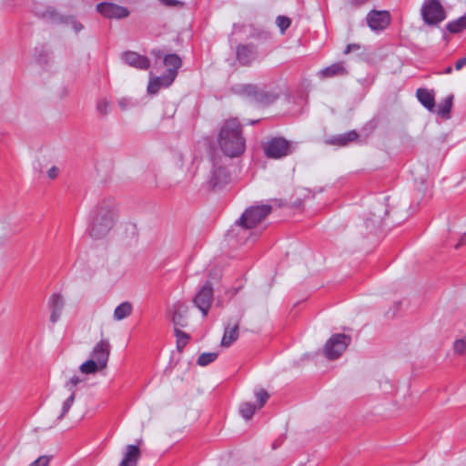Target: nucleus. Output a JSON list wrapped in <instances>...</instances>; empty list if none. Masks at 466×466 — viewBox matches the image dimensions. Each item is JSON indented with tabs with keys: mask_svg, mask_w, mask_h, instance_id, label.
I'll use <instances>...</instances> for the list:
<instances>
[{
	"mask_svg": "<svg viewBox=\"0 0 466 466\" xmlns=\"http://www.w3.org/2000/svg\"><path fill=\"white\" fill-rule=\"evenodd\" d=\"M218 140L222 152L229 157H237L245 151L246 139L238 118L231 117L222 123Z\"/></svg>",
	"mask_w": 466,
	"mask_h": 466,
	"instance_id": "nucleus-1",
	"label": "nucleus"
},
{
	"mask_svg": "<svg viewBox=\"0 0 466 466\" xmlns=\"http://www.w3.org/2000/svg\"><path fill=\"white\" fill-rule=\"evenodd\" d=\"M114 202L111 199L101 201L94 209L89 225V234L93 238H103L114 226Z\"/></svg>",
	"mask_w": 466,
	"mask_h": 466,
	"instance_id": "nucleus-2",
	"label": "nucleus"
},
{
	"mask_svg": "<svg viewBox=\"0 0 466 466\" xmlns=\"http://www.w3.org/2000/svg\"><path fill=\"white\" fill-rule=\"evenodd\" d=\"M270 205L252 206L245 210L235 226L231 228L230 234L238 236L245 235L249 229L254 228L271 212Z\"/></svg>",
	"mask_w": 466,
	"mask_h": 466,
	"instance_id": "nucleus-3",
	"label": "nucleus"
},
{
	"mask_svg": "<svg viewBox=\"0 0 466 466\" xmlns=\"http://www.w3.org/2000/svg\"><path fill=\"white\" fill-rule=\"evenodd\" d=\"M420 14L424 23L429 25H438L446 18L445 11L439 0H424Z\"/></svg>",
	"mask_w": 466,
	"mask_h": 466,
	"instance_id": "nucleus-4",
	"label": "nucleus"
},
{
	"mask_svg": "<svg viewBox=\"0 0 466 466\" xmlns=\"http://www.w3.org/2000/svg\"><path fill=\"white\" fill-rule=\"evenodd\" d=\"M350 337L345 334H335L324 345V354L329 360L338 359L347 349Z\"/></svg>",
	"mask_w": 466,
	"mask_h": 466,
	"instance_id": "nucleus-5",
	"label": "nucleus"
},
{
	"mask_svg": "<svg viewBox=\"0 0 466 466\" xmlns=\"http://www.w3.org/2000/svg\"><path fill=\"white\" fill-rule=\"evenodd\" d=\"M240 93L249 97L254 102L263 106L272 104L278 98L275 93L250 84L243 85L240 87Z\"/></svg>",
	"mask_w": 466,
	"mask_h": 466,
	"instance_id": "nucleus-6",
	"label": "nucleus"
},
{
	"mask_svg": "<svg viewBox=\"0 0 466 466\" xmlns=\"http://www.w3.org/2000/svg\"><path fill=\"white\" fill-rule=\"evenodd\" d=\"M212 170L209 184L213 187H223L230 180V175L220 157H212Z\"/></svg>",
	"mask_w": 466,
	"mask_h": 466,
	"instance_id": "nucleus-7",
	"label": "nucleus"
},
{
	"mask_svg": "<svg viewBox=\"0 0 466 466\" xmlns=\"http://www.w3.org/2000/svg\"><path fill=\"white\" fill-rule=\"evenodd\" d=\"M265 155L269 158H281L290 154V143L282 137H274L263 147Z\"/></svg>",
	"mask_w": 466,
	"mask_h": 466,
	"instance_id": "nucleus-8",
	"label": "nucleus"
},
{
	"mask_svg": "<svg viewBox=\"0 0 466 466\" xmlns=\"http://www.w3.org/2000/svg\"><path fill=\"white\" fill-rule=\"evenodd\" d=\"M214 292L213 287L209 281H207L197 292L193 299L195 306L206 317L213 301Z\"/></svg>",
	"mask_w": 466,
	"mask_h": 466,
	"instance_id": "nucleus-9",
	"label": "nucleus"
},
{
	"mask_svg": "<svg viewBox=\"0 0 466 466\" xmlns=\"http://www.w3.org/2000/svg\"><path fill=\"white\" fill-rule=\"evenodd\" d=\"M96 9L103 16L111 19H122L129 15L127 8L113 3H99L96 5Z\"/></svg>",
	"mask_w": 466,
	"mask_h": 466,
	"instance_id": "nucleus-10",
	"label": "nucleus"
},
{
	"mask_svg": "<svg viewBox=\"0 0 466 466\" xmlns=\"http://www.w3.org/2000/svg\"><path fill=\"white\" fill-rule=\"evenodd\" d=\"M367 24L373 31L386 28L390 22V15L388 11H370L366 17Z\"/></svg>",
	"mask_w": 466,
	"mask_h": 466,
	"instance_id": "nucleus-11",
	"label": "nucleus"
},
{
	"mask_svg": "<svg viewBox=\"0 0 466 466\" xmlns=\"http://www.w3.org/2000/svg\"><path fill=\"white\" fill-rule=\"evenodd\" d=\"M83 380L78 376H73L65 383V388L70 392V395L63 402L62 410L58 416V420H62L72 407L76 397V387L81 383Z\"/></svg>",
	"mask_w": 466,
	"mask_h": 466,
	"instance_id": "nucleus-12",
	"label": "nucleus"
},
{
	"mask_svg": "<svg viewBox=\"0 0 466 466\" xmlns=\"http://www.w3.org/2000/svg\"><path fill=\"white\" fill-rule=\"evenodd\" d=\"M240 321V316L230 319L225 326L224 335L221 339L222 347H229L238 338V326Z\"/></svg>",
	"mask_w": 466,
	"mask_h": 466,
	"instance_id": "nucleus-13",
	"label": "nucleus"
},
{
	"mask_svg": "<svg viewBox=\"0 0 466 466\" xmlns=\"http://www.w3.org/2000/svg\"><path fill=\"white\" fill-rule=\"evenodd\" d=\"M110 350L111 347L109 341L107 339H101L95 345L90 357L95 359L96 361L106 368L107 365Z\"/></svg>",
	"mask_w": 466,
	"mask_h": 466,
	"instance_id": "nucleus-14",
	"label": "nucleus"
},
{
	"mask_svg": "<svg viewBox=\"0 0 466 466\" xmlns=\"http://www.w3.org/2000/svg\"><path fill=\"white\" fill-rule=\"evenodd\" d=\"M122 59L128 66L140 70H146L150 66V61L147 56H141L133 51H127L123 53Z\"/></svg>",
	"mask_w": 466,
	"mask_h": 466,
	"instance_id": "nucleus-15",
	"label": "nucleus"
},
{
	"mask_svg": "<svg viewBox=\"0 0 466 466\" xmlns=\"http://www.w3.org/2000/svg\"><path fill=\"white\" fill-rule=\"evenodd\" d=\"M257 57V48L254 45H241L237 48V58L243 66L250 65Z\"/></svg>",
	"mask_w": 466,
	"mask_h": 466,
	"instance_id": "nucleus-16",
	"label": "nucleus"
},
{
	"mask_svg": "<svg viewBox=\"0 0 466 466\" xmlns=\"http://www.w3.org/2000/svg\"><path fill=\"white\" fill-rule=\"evenodd\" d=\"M65 306V299L60 294H53L49 299V308L51 309L50 321L56 323L59 320Z\"/></svg>",
	"mask_w": 466,
	"mask_h": 466,
	"instance_id": "nucleus-17",
	"label": "nucleus"
},
{
	"mask_svg": "<svg viewBox=\"0 0 466 466\" xmlns=\"http://www.w3.org/2000/svg\"><path fill=\"white\" fill-rule=\"evenodd\" d=\"M164 65L167 67V72L164 74L166 76H173L172 82L177 76V70L182 65L181 58L176 54H170L164 56Z\"/></svg>",
	"mask_w": 466,
	"mask_h": 466,
	"instance_id": "nucleus-18",
	"label": "nucleus"
},
{
	"mask_svg": "<svg viewBox=\"0 0 466 466\" xmlns=\"http://www.w3.org/2000/svg\"><path fill=\"white\" fill-rule=\"evenodd\" d=\"M188 310L187 305L177 302L173 306L172 322L175 328L186 326V317Z\"/></svg>",
	"mask_w": 466,
	"mask_h": 466,
	"instance_id": "nucleus-19",
	"label": "nucleus"
},
{
	"mask_svg": "<svg viewBox=\"0 0 466 466\" xmlns=\"http://www.w3.org/2000/svg\"><path fill=\"white\" fill-rule=\"evenodd\" d=\"M173 76H166L164 74L160 76L153 77L150 79L147 86V92L149 94H157L161 87H168L172 82Z\"/></svg>",
	"mask_w": 466,
	"mask_h": 466,
	"instance_id": "nucleus-20",
	"label": "nucleus"
},
{
	"mask_svg": "<svg viewBox=\"0 0 466 466\" xmlns=\"http://www.w3.org/2000/svg\"><path fill=\"white\" fill-rule=\"evenodd\" d=\"M348 74L346 67L343 63H334L329 66H327L319 72L321 78H329L334 76H345Z\"/></svg>",
	"mask_w": 466,
	"mask_h": 466,
	"instance_id": "nucleus-21",
	"label": "nucleus"
},
{
	"mask_svg": "<svg viewBox=\"0 0 466 466\" xmlns=\"http://www.w3.org/2000/svg\"><path fill=\"white\" fill-rule=\"evenodd\" d=\"M139 457V448L136 445H127L124 458L119 466H137Z\"/></svg>",
	"mask_w": 466,
	"mask_h": 466,
	"instance_id": "nucleus-22",
	"label": "nucleus"
},
{
	"mask_svg": "<svg viewBox=\"0 0 466 466\" xmlns=\"http://www.w3.org/2000/svg\"><path fill=\"white\" fill-rule=\"evenodd\" d=\"M418 100L429 110L432 111L435 106L433 94L425 88H419L416 92Z\"/></svg>",
	"mask_w": 466,
	"mask_h": 466,
	"instance_id": "nucleus-23",
	"label": "nucleus"
},
{
	"mask_svg": "<svg viewBox=\"0 0 466 466\" xmlns=\"http://www.w3.org/2000/svg\"><path fill=\"white\" fill-rule=\"evenodd\" d=\"M104 369L105 368L102 365H100L97 361L95 360V359H92L91 357L89 360L82 363L79 367V370L83 374L86 375L96 374V372L101 371Z\"/></svg>",
	"mask_w": 466,
	"mask_h": 466,
	"instance_id": "nucleus-24",
	"label": "nucleus"
},
{
	"mask_svg": "<svg viewBox=\"0 0 466 466\" xmlns=\"http://www.w3.org/2000/svg\"><path fill=\"white\" fill-rule=\"evenodd\" d=\"M132 304L128 301L122 302L114 310V319L116 320H122L132 313Z\"/></svg>",
	"mask_w": 466,
	"mask_h": 466,
	"instance_id": "nucleus-25",
	"label": "nucleus"
},
{
	"mask_svg": "<svg viewBox=\"0 0 466 466\" xmlns=\"http://www.w3.org/2000/svg\"><path fill=\"white\" fill-rule=\"evenodd\" d=\"M357 138V132L352 130L333 137L332 139H330V143L339 146H346L348 143L352 142Z\"/></svg>",
	"mask_w": 466,
	"mask_h": 466,
	"instance_id": "nucleus-26",
	"label": "nucleus"
},
{
	"mask_svg": "<svg viewBox=\"0 0 466 466\" xmlns=\"http://www.w3.org/2000/svg\"><path fill=\"white\" fill-rule=\"evenodd\" d=\"M446 28L451 34H457L466 29V15L456 20L449 22Z\"/></svg>",
	"mask_w": 466,
	"mask_h": 466,
	"instance_id": "nucleus-27",
	"label": "nucleus"
},
{
	"mask_svg": "<svg viewBox=\"0 0 466 466\" xmlns=\"http://www.w3.org/2000/svg\"><path fill=\"white\" fill-rule=\"evenodd\" d=\"M257 410H258L257 405L251 402H243L239 406V413L245 420L251 419Z\"/></svg>",
	"mask_w": 466,
	"mask_h": 466,
	"instance_id": "nucleus-28",
	"label": "nucleus"
},
{
	"mask_svg": "<svg viewBox=\"0 0 466 466\" xmlns=\"http://www.w3.org/2000/svg\"><path fill=\"white\" fill-rule=\"evenodd\" d=\"M452 100H453V96L450 95L445 98L443 103L440 104L439 108H438L439 116H441V117H444V118L449 116V114H450L451 106H452Z\"/></svg>",
	"mask_w": 466,
	"mask_h": 466,
	"instance_id": "nucleus-29",
	"label": "nucleus"
},
{
	"mask_svg": "<svg viewBox=\"0 0 466 466\" xmlns=\"http://www.w3.org/2000/svg\"><path fill=\"white\" fill-rule=\"evenodd\" d=\"M218 356L217 352H204L199 355L197 363L199 366L205 367L217 360Z\"/></svg>",
	"mask_w": 466,
	"mask_h": 466,
	"instance_id": "nucleus-30",
	"label": "nucleus"
},
{
	"mask_svg": "<svg viewBox=\"0 0 466 466\" xmlns=\"http://www.w3.org/2000/svg\"><path fill=\"white\" fill-rule=\"evenodd\" d=\"M175 336L177 337V345L178 350L184 348L187 342L188 335L177 328H175Z\"/></svg>",
	"mask_w": 466,
	"mask_h": 466,
	"instance_id": "nucleus-31",
	"label": "nucleus"
},
{
	"mask_svg": "<svg viewBox=\"0 0 466 466\" xmlns=\"http://www.w3.org/2000/svg\"><path fill=\"white\" fill-rule=\"evenodd\" d=\"M111 109V104L106 99H101L96 104V110L101 116H106Z\"/></svg>",
	"mask_w": 466,
	"mask_h": 466,
	"instance_id": "nucleus-32",
	"label": "nucleus"
},
{
	"mask_svg": "<svg viewBox=\"0 0 466 466\" xmlns=\"http://www.w3.org/2000/svg\"><path fill=\"white\" fill-rule=\"evenodd\" d=\"M276 24L279 26L281 34H283L290 26L291 20L288 16L279 15L276 18Z\"/></svg>",
	"mask_w": 466,
	"mask_h": 466,
	"instance_id": "nucleus-33",
	"label": "nucleus"
},
{
	"mask_svg": "<svg viewBox=\"0 0 466 466\" xmlns=\"http://www.w3.org/2000/svg\"><path fill=\"white\" fill-rule=\"evenodd\" d=\"M455 354L464 355L466 353V341L462 339H456L453 343Z\"/></svg>",
	"mask_w": 466,
	"mask_h": 466,
	"instance_id": "nucleus-34",
	"label": "nucleus"
},
{
	"mask_svg": "<svg viewBox=\"0 0 466 466\" xmlns=\"http://www.w3.org/2000/svg\"><path fill=\"white\" fill-rule=\"evenodd\" d=\"M258 404V409L262 408L269 398L268 393L265 390H259L255 393Z\"/></svg>",
	"mask_w": 466,
	"mask_h": 466,
	"instance_id": "nucleus-35",
	"label": "nucleus"
},
{
	"mask_svg": "<svg viewBox=\"0 0 466 466\" xmlns=\"http://www.w3.org/2000/svg\"><path fill=\"white\" fill-rule=\"evenodd\" d=\"M66 23L70 25L76 33L80 32L84 28L83 25L74 17H67Z\"/></svg>",
	"mask_w": 466,
	"mask_h": 466,
	"instance_id": "nucleus-36",
	"label": "nucleus"
},
{
	"mask_svg": "<svg viewBox=\"0 0 466 466\" xmlns=\"http://www.w3.org/2000/svg\"><path fill=\"white\" fill-rule=\"evenodd\" d=\"M164 5L168 7H181L184 3L179 0H159Z\"/></svg>",
	"mask_w": 466,
	"mask_h": 466,
	"instance_id": "nucleus-37",
	"label": "nucleus"
},
{
	"mask_svg": "<svg viewBox=\"0 0 466 466\" xmlns=\"http://www.w3.org/2000/svg\"><path fill=\"white\" fill-rule=\"evenodd\" d=\"M49 461H50V458L49 457H47V456H40L39 458H37L32 463L35 466H47Z\"/></svg>",
	"mask_w": 466,
	"mask_h": 466,
	"instance_id": "nucleus-38",
	"label": "nucleus"
},
{
	"mask_svg": "<svg viewBox=\"0 0 466 466\" xmlns=\"http://www.w3.org/2000/svg\"><path fill=\"white\" fill-rule=\"evenodd\" d=\"M59 169L56 166L50 167L47 171V175L51 179L56 178L58 176Z\"/></svg>",
	"mask_w": 466,
	"mask_h": 466,
	"instance_id": "nucleus-39",
	"label": "nucleus"
},
{
	"mask_svg": "<svg viewBox=\"0 0 466 466\" xmlns=\"http://www.w3.org/2000/svg\"><path fill=\"white\" fill-rule=\"evenodd\" d=\"M360 49V45H357V44H350L346 46L345 50H344V54H349L352 51H355V50H359Z\"/></svg>",
	"mask_w": 466,
	"mask_h": 466,
	"instance_id": "nucleus-40",
	"label": "nucleus"
},
{
	"mask_svg": "<svg viewBox=\"0 0 466 466\" xmlns=\"http://www.w3.org/2000/svg\"><path fill=\"white\" fill-rule=\"evenodd\" d=\"M129 104L130 102L129 99L127 98L123 97L118 100V105L123 110H126L128 107Z\"/></svg>",
	"mask_w": 466,
	"mask_h": 466,
	"instance_id": "nucleus-41",
	"label": "nucleus"
},
{
	"mask_svg": "<svg viewBox=\"0 0 466 466\" xmlns=\"http://www.w3.org/2000/svg\"><path fill=\"white\" fill-rule=\"evenodd\" d=\"M466 66V57H462L456 61L455 63V69L461 70L463 66Z\"/></svg>",
	"mask_w": 466,
	"mask_h": 466,
	"instance_id": "nucleus-42",
	"label": "nucleus"
},
{
	"mask_svg": "<svg viewBox=\"0 0 466 466\" xmlns=\"http://www.w3.org/2000/svg\"><path fill=\"white\" fill-rule=\"evenodd\" d=\"M466 244V232L461 237L460 241L455 246L456 248H459V247Z\"/></svg>",
	"mask_w": 466,
	"mask_h": 466,
	"instance_id": "nucleus-43",
	"label": "nucleus"
},
{
	"mask_svg": "<svg viewBox=\"0 0 466 466\" xmlns=\"http://www.w3.org/2000/svg\"><path fill=\"white\" fill-rule=\"evenodd\" d=\"M152 54H153L154 56H156L157 57H160V56H161V51H160V50H153V51H152Z\"/></svg>",
	"mask_w": 466,
	"mask_h": 466,
	"instance_id": "nucleus-44",
	"label": "nucleus"
},
{
	"mask_svg": "<svg viewBox=\"0 0 466 466\" xmlns=\"http://www.w3.org/2000/svg\"><path fill=\"white\" fill-rule=\"evenodd\" d=\"M451 71H452V68H451V66H449V67H447V68L445 69V73H446V74H450V73H451Z\"/></svg>",
	"mask_w": 466,
	"mask_h": 466,
	"instance_id": "nucleus-45",
	"label": "nucleus"
},
{
	"mask_svg": "<svg viewBox=\"0 0 466 466\" xmlns=\"http://www.w3.org/2000/svg\"><path fill=\"white\" fill-rule=\"evenodd\" d=\"M247 238H246V237H241V238H238V241L244 243L247 240Z\"/></svg>",
	"mask_w": 466,
	"mask_h": 466,
	"instance_id": "nucleus-46",
	"label": "nucleus"
},
{
	"mask_svg": "<svg viewBox=\"0 0 466 466\" xmlns=\"http://www.w3.org/2000/svg\"><path fill=\"white\" fill-rule=\"evenodd\" d=\"M357 4H362L366 2L367 0H354Z\"/></svg>",
	"mask_w": 466,
	"mask_h": 466,
	"instance_id": "nucleus-47",
	"label": "nucleus"
},
{
	"mask_svg": "<svg viewBox=\"0 0 466 466\" xmlns=\"http://www.w3.org/2000/svg\"><path fill=\"white\" fill-rule=\"evenodd\" d=\"M47 13H49L50 15H53V11L52 10H47Z\"/></svg>",
	"mask_w": 466,
	"mask_h": 466,
	"instance_id": "nucleus-48",
	"label": "nucleus"
},
{
	"mask_svg": "<svg viewBox=\"0 0 466 466\" xmlns=\"http://www.w3.org/2000/svg\"><path fill=\"white\" fill-rule=\"evenodd\" d=\"M29 466H35L33 463H31Z\"/></svg>",
	"mask_w": 466,
	"mask_h": 466,
	"instance_id": "nucleus-49",
	"label": "nucleus"
}]
</instances>
